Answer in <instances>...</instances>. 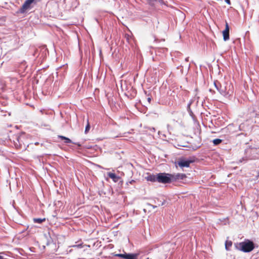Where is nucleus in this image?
I'll return each mask as SVG.
<instances>
[{
  "label": "nucleus",
  "mask_w": 259,
  "mask_h": 259,
  "mask_svg": "<svg viewBox=\"0 0 259 259\" xmlns=\"http://www.w3.org/2000/svg\"><path fill=\"white\" fill-rule=\"evenodd\" d=\"M239 249L244 252H249L254 248L253 242L249 240H246L239 244Z\"/></svg>",
  "instance_id": "obj_1"
},
{
  "label": "nucleus",
  "mask_w": 259,
  "mask_h": 259,
  "mask_svg": "<svg viewBox=\"0 0 259 259\" xmlns=\"http://www.w3.org/2000/svg\"><path fill=\"white\" fill-rule=\"evenodd\" d=\"M37 0H26L22 7L20 8L19 12L21 14H24L31 10L34 5L36 4Z\"/></svg>",
  "instance_id": "obj_2"
},
{
  "label": "nucleus",
  "mask_w": 259,
  "mask_h": 259,
  "mask_svg": "<svg viewBox=\"0 0 259 259\" xmlns=\"http://www.w3.org/2000/svg\"><path fill=\"white\" fill-rule=\"evenodd\" d=\"M158 182L163 184L170 183L171 182V174L166 173L158 174Z\"/></svg>",
  "instance_id": "obj_3"
},
{
  "label": "nucleus",
  "mask_w": 259,
  "mask_h": 259,
  "mask_svg": "<svg viewBox=\"0 0 259 259\" xmlns=\"http://www.w3.org/2000/svg\"><path fill=\"white\" fill-rule=\"evenodd\" d=\"M193 162V161L190 159L181 157L178 159L177 161L175 162V164L176 166L178 165L181 168L189 167L190 164Z\"/></svg>",
  "instance_id": "obj_4"
},
{
  "label": "nucleus",
  "mask_w": 259,
  "mask_h": 259,
  "mask_svg": "<svg viewBox=\"0 0 259 259\" xmlns=\"http://www.w3.org/2000/svg\"><path fill=\"white\" fill-rule=\"evenodd\" d=\"M140 254V252L136 253H127L125 252L124 253L117 254L116 255L124 259H138Z\"/></svg>",
  "instance_id": "obj_5"
},
{
  "label": "nucleus",
  "mask_w": 259,
  "mask_h": 259,
  "mask_svg": "<svg viewBox=\"0 0 259 259\" xmlns=\"http://www.w3.org/2000/svg\"><path fill=\"white\" fill-rule=\"evenodd\" d=\"M187 178V176L184 174H171V182L179 181V180H183Z\"/></svg>",
  "instance_id": "obj_6"
},
{
  "label": "nucleus",
  "mask_w": 259,
  "mask_h": 259,
  "mask_svg": "<svg viewBox=\"0 0 259 259\" xmlns=\"http://www.w3.org/2000/svg\"><path fill=\"white\" fill-rule=\"evenodd\" d=\"M219 92L223 96H226L232 93L230 89H228V87L225 84L220 85Z\"/></svg>",
  "instance_id": "obj_7"
},
{
  "label": "nucleus",
  "mask_w": 259,
  "mask_h": 259,
  "mask_svg": "<svg viewBox=\"0 0 259 259\" xmlns=\"http://www.w3.org/2000/svg\"><path fill=\"white\" fill-rule=\"evenodd\" d=\"M223 39L227 41L229 39V26L228 23L226 22L225 29L223 31Z\"/></svg>",
  "instance_id": "obj_8"
},
{
  "label": "nucleus",
  "mask_w": 259,
  "mask_h": 259,
  "mask_svg": "<svg viewBox=\"0 0 259 259\" xmlns=\"http://www.w3.org/2000/svg\"><path fill=\"white\" fill-rule=\"evenodd\" d=\"M108 176L112 179L113 181L115 183L117 182L118 180L120 179V177L116 176L115 174L109 172L107 173Z\"/></svg>",
  "instance_id": "obj_9"
},
{
  "label": "nucleus",
  "mask_w": 259,
  "mask_h": 259,
  "mask_svg": "<svg viewBox=\"0 0 259 259\" xmlns=\"http://www.w3.org/2000/svg\"><path fill=\"white\" fill-rule=\"evenodd\" d=\"M157 177H158V174L156 175H150L146 178V179L147 181L150 182H158V179H157Z\"/></svg>",
  "instance_id": "obj_10"
},
{
  "label": "nucleus",
  "mask_w": 259,
  "mask_h": 259,
  "mask_svg": "<svg viewBox=\"0 0 259 259\" xmlns=\"http://www.w3.org/2000/svg\"><path fill=\"white\" fill-rule=\"evenodd\" d=\"M58 138L61 140H64V143L66 144L71 143L72 142V141L70 139H69L68 138H67L66 137L63 136L59 135V136H58Z\"/></svg>",
  "instance_id": "obj_11"
},
{
  "label": "nucleus",
  "mask_w": 259,
  "mask_h": 259,
  "mask_svg": "<svg viewBox=\"0 0 259 259\" xmlns=\"http://www.w3.org/2000/svg\"><path fill=\"white\" fill-rule=\"evenodd\" d=\"M46 219H40V218H36L33 219V222L35 223H38L41 224L43 222L45 221Z\"/></svg>",
  "instance_id": "obj_12"
},
{
  "label": "nucleus",
  "mask_w": 259,
  "mask_h": 259,
  "mask_svg": "<svg viewBox=\"0 0 259 259\" xmlns=\"http://www.w3.org/2000/svg\"><path fill=\"white\" fill-rule=\"evenodd\" d=\"M232 245V242L231 241H226L225 243V248L226 250H229V248L231 247Z\"/></svg>",
  "instance_id": "obj_13"
},
{
  "label": "nucleus",
  "mask_w": 259,
  "mask_h": 259,
  "mask_svg": "<svg viewBox=\"0 0 259 259\" xmlns=\"http://www.w3.org/2000/svg\"><path fill=\"white\" fill-rule=\"evenodd\" d=\"M147 1L148 2V3L152 6L154 5L155 2H158L159 3H161V2H162V0H147Z\"/></svg>",
  "instance_id": "obj_14"
},
{
  "label": "nucleus",
  "mask_w": 259,
  "mask_h": 259,
  "mask_svg": "<svg viewBox=\"0 0 259 259\" xmlns=\"http://www.w3.org/2000/svg\"><path fill=\"white\" fill-rule=\"evenodd\" d=\"M251 158H248L247 156H245L239 159V161L237 162L239 163H242V162H246L247 161V160L249 159H251Z\"/></svg>",
  "instance_id": "obj_15"
},
{
  "label": "nucleus",
  "mask_w": 259,
  "mask_h": 259,
  "mask_svg": "<svg viewBox=\"0 0 259 259\" xmlns=\"http://www.w3.org/2000/svg\"><path fill=\"white\" fill-rule=\"evenodd\" d=\"M222 142V140L219 139H215L212 141V143L214 145H218Z\"/></svg>",
  "instance_id": "obj_16"
},
{
  "label": "nucleus",
  "mask_w": 259,
  "mask_h": 259,
  "mask_svg": "<svg viewBox=\"0 0 259 259\" xmlns=\"http://www.w3.org/2000/svg\"><path fill=\"white\" fill-rule=\"evenodd\" d=\"M214 85L217 89V90L219 92L220 85H221L219 82L217 81H214Z\"/></svg>",
  "instance_id": "obj_17"
},
{
  "label": "nucleus",
  "mask_w": 259,
  "mask_h": 259,
  "mask_svg": "<svg viewBox=\"0 0 259 259\" xmlns=\"http://www.w3.org/2000/svg\"><path fill=\"white\" fill-rule=\"evenodd\" d=\"M90 129V125L89 123L88 122V124L86 125L85 128V131H84L85 133L87 134L89 132Z\"/></svg>",
  "instance_id": "obj_18"
},
{
  "label": "nucleus",
  "mask_w": 259,
  "mask_h": 259,
  "mask_svg": "<svg viewBox=\"0 0 259 259\" xmlns=\"http://www.w3.org/2000/svg\"><path fill=\"white\" fill-rule=\"evenodd\" d=\"M226 3L228 4V5H231V2L230 0H225Z\"/></svg>",
  "instance_id": "obj_19"
},
{
  "label": "nucleus",
  "mask_w": 259,
  "mask_h": 259,
  "mask_svg": "<svg viewBox=\"0 0 259 259\" xmlns=\"http://www.w3.org/2000/svg\"><path fill=\"white\" fill-rule=\"evenodd\" d=\"M255 150V149H251L250 150V153L254 152Z\"/></svg>",
  "instance_id": "obj_20"
},
{
  "label": "nucleus",
  "mask_w": 259,
  "mask_h": 259,
  "mask_svg": "<svg viewBox=\"0 0 259 259\" xmlns=\"http://www.w3.org/2000/svg\"><path fill=\"white\" fill-rule=\"evenodd\" d=\"M134 182H135V181H134V180H132V181H130V182H129V183H130V184H133V183H134Z\"/></svg>",
  "instance_id": "obj_21"
},
{
  "label": "nucleus",
  "mask_w": 259,
  "mask_h": 259,
  "mask_svg": "<svg viewBox=\"0 0 259 259\" xmlns=\"http://www.w3.org/2000/svg\"><path fill=\"white\" fill-rule=\"evenodd\" d=\"M44 109H41V110H40V112H41V113L43 114L44 113Z\"/></svg>",
  "instance_id": "obj_22"
},
{
  "label": "nucleus",
  "mask_w": 259,
  "mask_h": 259,
  "mask_svg": "<svg viewBox=\"0 0 259 259\" xmlns=\"http://www.w3.org/2000/svg\"><path fill=\"white\" fill-rule=\"evenodd\" d=\"M148 101L149 102V103L150 102V101H151V98H148Z\"/></svg>",
  "instance_id": "obj_23"
},
{
  "label": "nucleus",
  "mask_w": 259,
  "mask_h": 259,
  "mask_svg": "<svg viewBox=\"0 0 259 259\" xmlns=\"http://www.w3.org/2000/svg\"><path fill=\"white\" fill-rule=\"evenodd\" d=\"M185 61H187H187H189V58H188H188H186L185 59Z\"/></svg>",
  "instance_id": "obj_24"
},
{
  "label": "nucleus",
  "mask_w": 259,
  "mask_h": 259,
  "mask_svg": "<svg viewBox=\"0 0 259 259\" xmlns=\"http://www.w3.org/2000/svg\"><path fill=\"white\" fill-rule=\"evenodd\" d=\"M75 144H76L77 146H80V144L79 143H75Z\"/></svg>",
  "instance_id": "obj_25"
},
{
  "label": "nucleus",
  "mask_w": 259,
  "mask_h": 259,
  "mask_svg": "<svg viewBox=\"0 0 259 259\" xmlns=\"http://www.w3.org/2000/svg\"><path fill=\"white\" fill-rule=\"evenodd\" d=\"M248 151H249V150H245V152H246V153L248 152Z\"/></svg>",
  "instance_id": "obj_26"
},
{
  "label": "nucleus",
  "mask_w": 259,
  "mask_h": 259,
  "mask_svg": "<svg viewBox=\"0 0 259 259\" xmlns=\"http://www.w3.org/2000/svg\"><path fill=\"white\" fill-rule=\"evenodd\" d=\"M2 258H3V257L0 255V259H2Z\"/></svg>",
  "instance_id": "obj_27"
},
{
  "label": "nucleus",
  "mask_w": 259,
  "mask_h": 259,
  "mask_svg": "<svg viewBox=\"0 0 259 259\" xmlns=\"http://www.w3.org/2000/svg\"><path fill=\"white\" fill-rule=\"evenodd\" d=\"M152 206H153V208H155V207H156V206H153V205H152Z\"/></svg>",
  "instance_id": "obj_28"
},
{
  "label": "nucleus",
  "mask_w": 259,
  "mask_h": 259,
  "mask_svg": "<svg viewBox=\"0 0 259 259\" xmlns=\"http://www.w3.org/2000/svg\"><path fill=\"white\" fill-rule=\"evenodd\" d=\"M9 115H11V113H9Z\"/></svg>",
  "instance_id": "obj_29"
}]
</instances>
